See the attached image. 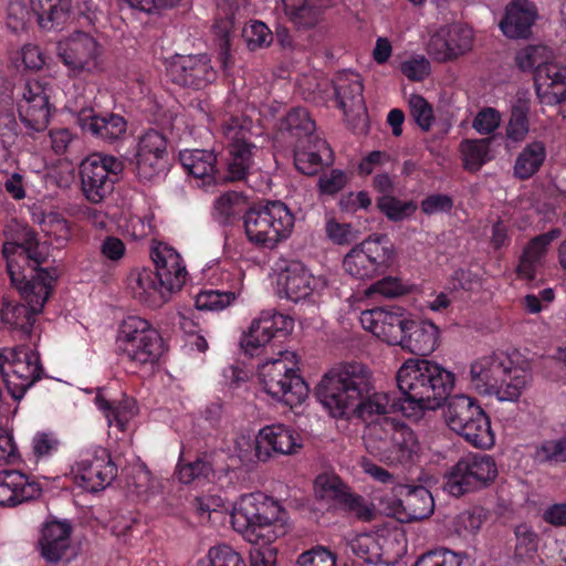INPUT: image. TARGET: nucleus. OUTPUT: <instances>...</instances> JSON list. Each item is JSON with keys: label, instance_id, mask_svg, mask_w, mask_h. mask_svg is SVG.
Masks as SVG:
<instances>
[{"label": "nucleus", "instance_id": "nucleus-27", "mask_svg": "<svg viewBox=\"0 0 566 566\" xmlns=\"http://www.w3.org/2000/svg\"><path fill=\"white\" fill-rule=\"evenodd\" d=\"M76 113V123L84 134L113 144L122 139L127 130L124 116L112 112L96 113L91 106L82 107Z\"/></svg>", "mask_w": 566, "mask_h": 566}, {"label": "nucleus", "instance_id": "nucleus-35", "mask_svg": "<svg viewBox=\"0 0 566 566\" xmlns=\"http://www.w3.org/2000/svg\"><path fill=\"white\" fill-rule=\"evenodd\" d=\"M336 106L349 114H360L366 111L364 99V86L359 74L350 71L338 72L333 81Z\"/></svg>", "mask_w": 566, "mask_h": 566}, {"label": "nucleus", "instance_id": "nucleus-56", "mask_svg": "<svg viewBox=\"0 0 566 566\" xmlns=\"http://www.w3.org/2000/svg\"><path fill=\"white\" fill-rule=\"evenodd\" d=\"M167 145L166 135L151 128L139 137L135 155L168 156Z\"/></svg>", "mask_w": 566, "mask_h": 566}, {"label": "nucleus", "instance_id": "nucleus-11", "mask_svg": "<svg viewBox=\"0 0 566 566\" xmlns=\"http://www.w3.org/2000/svg\"><path fill=\"white\" fill-rule=\"evenodd\" d=\"M39 27L62 30L69 23L88 28L99 23L103 11L93 0H29Z\"/></svg>", "mask_w": 566, "mask_h": 566}, {"label": "nucleus", "instance_id": "nucleus-26", "mask_svg": "<svg viewBox=\"0 0 566 566\" xmlns=\"http://www.w3.org/2000/svg\"><path fill=\"white\" fill-rule=\"evenodd\" d=\"M73 526L66 520L46 521L38 539L40 555L48 563H59L69 559L73 554Z\"/></svg>", "mask_w": 566, "mask_h": 566}, {"label": "nucleus", "instance_id": "nucleus-49", "mask_svg": "<svg viewBox=\"0 0 566 566\" xmlns=\"http://www.w3.org/2000/svg\"><path fill=\"white\" fill-rule=\"evenodd\" d=\"M530 106L524 101H517L511 108V115L506 125V138L518 143L525 139L530 132Z\"/></svg>", "mask_w": 566, "mask_h": 566}, {"label": "nucleus", "instance_id": "nucleus-5", "mask_svg": "<svg viewBox=\"0 0 566 566\" xmlns=\"http://www.w3.org/2000/svg\"><path fill=\"white\" fill-rule=\"evenodd\" d=\"M253 122L245 115L224 116L220 124L223 149L220 153L221 181L247 180L259 147L252 140Z\"/></svg>", "mask_w": 566, "mask_h": 566}, {"label": "nucleus", "instance_id": "nucleus-54", "mask_svg": "<svg viewBox=\"0 0 566 566\" xmlns=\"http://www.w3.org/2000/svg\"><path fill=\"white\" fill-rule=\"evenodd\" d=\"M315 495L326 502L345 500L346 485L334 474L324 473L316 478L314 483Z\"/></svg>", "mask_w": 566, "mask_h": 566}, {"label": "nucleus", "instance_id": "nucleus-16", "mask_svg": "<svg viewBox=\"0 0 566 566\" xmlns=\"http://www.w3.org/2000/svg\"><path fill=\"white\" fill-rule=\"evenodd\" d=\"M497 467L489 454L468 453L446 474L443 489L453 496L481 489L495 480Z\"/></svg>", "mask_w": 566, "mask_h": 566}, {"label": "nucleus", "instance_id": "nucleus-6", "mask_svg": "<svg viewBox=\"0 0 566 566\" xmlns=\"http://www.w3.org/2000/svg\"><path fill=\"white\" fill-rule=\"evenodd\" d=\"M363 438L367 452L387 465L410 463L420 452L416 433L391 418L366 426Z\"/></svg>", "mask_w": 566, "mask_h": 566}, {"label": "nucleus", "instance_id": "nucleus-41", "mask_svg": "<svg viewBox=\"0 0 566 566\" xmlns=\"http://www.w3.org/2000/svg\"><path fill=\"white\" fill-rule=\"evenodd\" d=\"M334 0H282L289 20L298 29H312L324 20Z\"/></svg>", "mask_w": 566, "mask_h": 566}, {"label": "nucleus", "instance_id": "nucleus-9", "mask_svg": "<svg viewBox=\"0 0 566 566\" xmlns=\"http://www.w3.org/2000/svg\"><path fill=\"white\" fill-rule=\"evenodd\" d=\"M302 448V434L281 422L262 427L253 441L245 436L235 441V450L241 460L255 459L260 462H268L274 457L297 454Z\"/></svg>", "mask_w": 566, "mask_h": 566}, {"label": "nucleus", "instance_id": "nucleus-39", "mask_svg": "<svg viewBox=\"0 0 566 566\" xmlns=\"http://www.w3.org/2000/svg\"><path fill=\"white\" fill-rule=\"evenodd\" d=\"M537 95L548 103L559 105V114L566 118V66L548 65L539 69L536 77Z\"/></svg>", "mask_w": 566, "mask_h": 566}, {"label": "nucleus", "instance_id": "nucleus-22", "mask_svg": "<svg viewBox=\"0 0 566 566\" xmlns=\"http://www.w3.org/2000/svg\"><path fill=\"white\" fill-rule=\"evenodd\" d=\"M472 28L457 22L443 25L430 38L428 53L438 62L457 60L472 50Z\"/></svg>", "mask_w": 566, "mask_h": 566}, {"label": "nucleus", "instance_id": "nucleus-25", "mask_svg": "<svg viewBox=\"0 0 566 566\" xmlns=\"http://www.w3.org/2000/svg\"><path fill=\"white\" fill-rule=\"evenodd\" d=\"M515 355L504 352L491 353L474 359L470 365L469 380L471 387L482 396H491L495 385L511 367Z\"/></svg>", "mask_w": 566, "mask_h": 566}, {"label": "nucleus", "instance_id": "nucleus-24", "mask_svg": "<svg viewBox=\"0 0 566 566\" xmlns=\"http://www.w3.org/2000/svg\"><path fill=\"white\" fill-rule=\"evenodd\" d=\"M17 109L21 122L35 132H42L50 122L51 105L45 87L39 81H29L18 93Z\"/></svg>", "mask_w": 566, "mask_h": 566}, {"label": "nucleus", "instance_id": "nucleus-13", "mask_svg": "<svg viewBox=\"0 0 566 566\" xmlns=\"http://www.w3.org/2000/svg\"><path fill=\"white\" fill-rule=\"evenodd\" d=\"M353 554L367 564L391 565L407 551L405 533L399 526H382L371 532L356 534L348 539Z\"/></svg>", "mask_w": 566, "mask_h": 566}, {"label": "nucleus", "instance_id": "nucleus-50", "mask_svg": "<svg viewBox=\"0 0 566 566\" xmlns=\"http://www.w3.org/2000/svg\"><path fill=\"white\" fill-rule=\"evenodd\" d=\"M545 52V48L530 45L525 49L520 50L515 56V63L517 67L523 71H533L534 73V84L536 85L537 73L541 67L548 65H557V66H566L565 63L559 61H544L543 53Z\"/></svg>", "mask_w": 566, "mask_h": 566}, {"label": "nucleus", "instance_id": "nucleus-14", "mask_svg": "<svg viewBox=\"0 0 566 566\" xmlns=\"http://www.w3.org/2000/svg\"><path fill=\"white\" fill-rule=\"evenodd\" d=\"M125 169L124 160L105 153H93L78 166L81 191L91 203H99L114 191Z\"/></svg>", "mask_w": 566, "mask_h": 566}, {"label": "nucleus", "instance_id": "nucleus-31", "mask_svg": "<svg viewBox=\"0 0 566 566\" xmlns=\"http://www.w3.org/2000/svg\"><path fill=\"white\" fill-rule=\"evenodd\" d=\"M150 259L165 291L172 298L182 290L188 279L184 258L178 250H151Z\"/></svg>", "mask_w": 566, "mask_h": 566}, {"label": "nucleus", "instance_id": "nucleus-12", "mask_svg": "<svg viewBox=\"0 0 566 566\" xmlns=\"http://www.w3.org/2000/svg\"><path fill=\"white\" fill-rule=\"evenodd\" d=\"M444 419L448 427L471 446L482 449L494 446L490 419L473 398L465 395L452 397L444 410Z\"/></svg>", "mask_w": 566, "mask_h": 566}, {"label": "nucleus", "instance_id": "nucleus-51", "mask_svg": "<svg viewBox=\"0 0 566 566\" xmlns=\"http://www.w3.org/2000/svg\"><path fill=\"white\" fill-rule=\"evenodd\" d=\"M238 295L233 291L203 290L196 295L195 305L199 311L218 312L233 304Z\"/></svg>", "mask_w": 566, "mask_h": 566}, {"label": "nucleus", "instance_id": "nucleus-1", "mask_svg": "<svg viewBox=\"0 0 566 566\" xmlns=\"http://www.w3.org/2000/svg\"><path fill=\"white\" fill-rule=\"evenodd\" d=\"M315 395L333 418L357 417L367 422L380 421L396 403L385 391L375 390L371 369L357 360L332 366L315 387Z\"/></svg>", "mask_w": 566, "mask_h": 566}, {"label": "nucleus", "instance_id": "nucleus-38", "mask_svg": "<svg viewBox=\"0 0 566 566\" xmlns=\"http://www.w3.org/2000/svg\"><path fill=\"white\" fill-rule=\"evenodd\" d=\"M532 379L530 364L515 355L511 361L510 371L501 377L491 396L496 397L500 401L515 402L531 385Z\"/></svg>", "mask_w": 566, "mask_h": 566}, {"label": "nucleus", "instance_id": "nucleus-7", "mask_svg": "<svg viewBox=\"0 0 566 566\" xmlns=\"http://www.w3.org/2000/svg\"><path fill=\"white\" fill-rule=\"evenodd\" d=\"M115 343L124 359L147 370L154 369L167 350L160 332L138 315H129L122 321Z\"/></svg>", "mask_w": 566, "mask_h": 566}, {"label": "nucleus", "instance_id": "nucleus-2", "mask_svg": "<svg viewBox=\"0 0 566 566\" xmlns=\"http://www.w3.org/2000/svg\"><path fill=\"white\" fill-rule=\"evenodd\" d=\"M396 380L401 394L395 405L397 411L418 421L444 403L454 388L455 376L436 361L409 358L397 370Z\"/></svg>", "mask_w": 566, "mask_h": 566}, {"label": "nucleus", "instance_id": "nucleus-63", "mask_svg": "<svg viewBox=\"0 0 566 566\" xmlns=\"http://www.w3.org/2000/svg\"><path fill=\"white\" fill-rule=\"evenodd\" d=\"M297 566H336V555L322 545L303 552L296 560Z\"/></svg>", "mask_w": 566, "mask_h": 566}, {"label": "nucleus", "instance_id": "nucleus-19", "mask_svg": "<svg viewBox=\"0 0 566 566\" xmlns=\"http://www.w3.org/2000/svg\"><path fill=\"white\" fill-rule=\"evenodd\" d=\"M56 51L57 56L70 71L92 73L99 67L103 46L91 34L76 31L59 41Z\"/></svg>", "mask_w": 566, "mask_h": 566}, {"label": "nucleus", "instance_id": "nucleus-21", "mask_svg": "<svg viewBox=\"0 0 566 566\" xmlns=\"http://www.w3.org/2000/svg\"><path fill=\"white\" fill-rule=\"evenodd\" d=\"M360 324L380 340L398 346L410 325V313L398 306L376 307L361 312Z\"/></svg>", "mask_w": 566, "mask_h": 566}, {"label": "nucleus", "instance_id": "nucleus-17", "mask_svg": "<svg viewBox=\"0 0 566 566\" xmlns=\"http://www.w3.org/2000/svg\"><path fill=\"white\" fill-rule=\"evenodd\" d=\"M272 271V280L277 294L293 302L319 295L327 285L325 277L313 275L298 261L281 259Z\"/></svg>", "mask_w": 566, "mask_h": 566}, {"label": "nucleus", "instance_id": "nucleus-36", "mask_svg": "<svg viewBox=\"0 0 566 566\" xmlns=\"http://www.w3.org/2000/svg\"><path fill=\"white\" fill-rule=\"evenodd\" d=\"M537 18L535 4L528 0H513L505 8L500 22L503 34L510 39H527Z\"/></svg>", "mask_w": 566, "mask_h": 566}, {"label": "nucleus", "instance_id": "nucleus-40", "mask_svg": "<svg viewBox=\"0 0 566 566\" xmlns=\"http://www.w3.org/2000/svg\"><path fill=\"white\" fill-rule=\"evenodd\" d=\"M343 266L352 276L367 279L389 266V255L386 250H349Z\"/></svg>", "mask_w": 566, "mask_h": 566}, {"label": "nucleus", "instance_id": "nucleus-58", "mask_svg": "<svg viewBox=\"0 0 566 566\" xmlns=\"http://www.w3.org/2000/svg\"><path fill=\"white\" fill-rule=\"evenodd\" d=\"M462 555L442 548L421 555L413 566H463Z\"/></svg>", "mask_w": 566, "mask_h": 566}, {"label": "nucleus", "instance_id": "nucleus-60", "mask_svg": "<svg viewBox=\"0 0 566 566\" xmlns=\"http://www.w3.org/2000/svg\"><path fill=\"white\" fill-rule=\"evenodd\" d=\"M485 518L486 512L481 507L462 512L457 516L455 531L463 536L475 534L481 528Z\"/></svg>", "mask_w": 566, "mask_h": 566}, {"label": "nucleus", "instance_id": "nucleus-28", "mask_svg": "<svg viewBox=\"0 0 566 566\" xmlns=\"http://www.w3.org/2000/svg\"><path fill=\"white\" fill-rule=\"evenodd\" d=\"M126 287L134 300L150 308L161 307L171 300L160 277L148 266L132 269L127 275Z\"/></svg>", "mask_w": 566, "mask_h": 566}, {"label": "nucleus", "instance_id": "nucleus-52", "mask_svg": "<svg viewBox=\"0 0 566 566\" xmlns=\"http://www.w3.org/2000/svg\"><path fill=\"white\" fill-rule=\"evenodd\" d=\"M233 25V18L228 15L217 18L212 24L213 41L218 45L219 56L224 69L228 67L231 57L230 48Z\"/></svg>", "mask_w": 566, "mask_h": 566}, {"label": "nucleus", "instance_id": "nucleus-47", "mask_svg": "<svg viewBox=\"0 0 566 566\" xmlns=\"http://www.w3.org/2000/svg\"><path fill=\"white\" fill-rule=\"evenodd\" d=\"M136 177L140 182H156L168 169V156L135 155Z\"/></svg>", "mask_w": 566, "mask_h": 566}, {"label": "nucleus", "instance_id": "nucleus-48", "mask_svg": "<svg viewBox=\"0 0 566 566\" xmlns=\"http://www.w3.org/2000/svg\"><path fill=\"white\" fill-rule=\"evenodd\" d=\"M514 559L517 563H528L534 559L538 548V535L527 524H520L515 528Z\"/></svg>", "mask_w": 566, "mask_h": 566}, {"label": "nucleus", "instance_id": "nucleus-32", "mask_svg": "<svg viewBox=\"0 0 566 566\" xmlns=\"http://www.w3.org/2000/svg\"><path fill=\"white\" fill-rule=\"evenodd\" d=\"M41 491L35 480L19 470L0 471V507H14L36 499Z\"/></svg>", "mask_w": 566, "mask_h": 566}, {"label": "nucleus", "instance_id": "nucleus-57", "mask_svg": "<svg viewBox=\"0 0 566 566\" xmlns=\"http://www.w3.org/2000/svg\"><path fill=\"white\" fill-rule=\"evenodd\" d=\"M198 566H244L239 553L227 544H220L211 547L207 558L201 560Z\"/></svg>", "mask_w": 566, "mask_h": 566}, {"label": "nucleus", "instance_id": "nucleus-4", "mask_svg": "<svg viewBox=\"0 0 566 566\" xmlns=\"http://www.w3.org/2000/svg\"><path fill=\"white\" fill-rule=\"evenodd\" d=\"M233 528L252 546H269L286 532L280 503L255 492L241 495L230 511Z\"/></svg>", "mask_w": 566, "mask_h": 566}, {"label": "nucleus", "instance_id": "nucleus-30", "mask_svg": "<svg viewBox=\"0 0 566 566\" xmlns=\"http://www.w3.org/2000/svg\"><path fill=\"white\" fill-rule=\"evenodd\" d=\"M95 406L107 419L111 428H116L120 432H128L132 428V421L138 413L136 400L132 397L120 394L115 397L112 392L105 389L97 391Z\"/></svg>", "mask_w": 566, "mask_h": 566}, {"label": "nucleus", "instance_id": "nucleus-62", "mask_svg": "<svg viewBox=\"0 0 566 566\" xmlns=\"http://www.w3.org/2000/svg\"><path fill=\"white\" fill-rule=\"evenodd\" d=\"M248 48L251 51L268 48L273 41V32L262 21H254L249 29L244 31Z\"/></svg>", "mask_w": 566, "mask_h": 566}, {"label": "nucleus", "instance_id": "nucleus-15", "mask_svg": "<svg viewBox=\"0 0 566 566\" xmlns=\"http://www.w3.org/2000/svg\"><path fill=\"white\" fill-rule=\"evenodd\" d=\"M0 371L8 391L19 400L41 378L43 368L35 350L19 346L0 349Z\"/></svg>", "mask_w": 566, "mask_h": 566}, {"label": "nucleus", "instance_id": "nucleus-34", "mask_svg": "<svg viewBox=\"0 0 566 566\" xmlns=\"http://www.w3.org/2000/svg\"><path fill=\"white\" fill-rule=\"evenodd\" d=\"M179 161L188 175L201 180L202 187L222 182L220 161L213 150L184 149L179 153Z\"/></svg>", "mask_w": 566, "mask_h": 566}, {"label": "nucleus", "instance_id": "nucleus-23", "mask_svg": "<svg viewBox=\"0 0 566 566\" xmlns=\"http://www.w3.org/2000/svg\"><path fill=\"white\" fill-rule=\"evenodd\" d=\"M216 76L217 72L207 54L179 55L167 67V77L182 87L201 90L212 83Z\"/></svg>", "mask_w": 566, "mask_h": 566}, {"label": "nucleus", "instance_id": "nucleus-10", "mask_svg": "<svg viewBox=\"0 0 566 566\" xmlns=\"http://www.w3.org/2000/svg\"><path fill=\"white\" fill-rule=\"evenodd\" d=\"M295 218L290 208L280 200L266 201L244 212L243 226L248 240L254 244L277 243L293 231Z\"/></svg>", "mask_w": 566, "mask_h": 566}, {"label": "nucleus", "instance_id": "nucleus-29", "mask_svg": "<svg viewBox=\"0 0 566 566\" xmlns=\"http://www.w3.org/2000/svg\"><path fill=\"white\" fill-rule=\"evenodd\" d=\"M398 499L391 506V513L402 522L422 520L433 513L434 502L431 493L423 486L398 485Z\"/></svg>", "mask_w": 566, "mask_h": 566}, {"label": "nucleus", "instance_id": "nucleus-45", "mask_svg": "<svg viewBox=\"0 0 566 566\" xmlns=\"http://www.w3.org/2000/svg\"><path fill=\"white\" fill-rule=\"evenodd\" d=\"M247 198L239 191H227L213 203L212 217L220 224H230L238 220L245 210Z\"/></svg>", "mask_w": 566, "mask_h": 566}, {"label": "nucleus", "instance_id": "nucleus-3", "mask_svg": "<svg viewBox=\"0 0 566 566\" xmlns=\"http://www.w3.org/2000/svg\"><path fill=\"white\" fill-rule=\"evenodd\" d=\"M11 282L33 314L53 295L61 271L51 265L48 250H2Z\"/></svg>", "mask_w": 566, "mask_h": 566}, {"label": "nucleus", "instance_id": "nucleus-44", "mask_svg": "<svg viewBox=\"0 0 566 566\" xmlns=\"http://www.w3.org/2000/svg\"><path fill=\"white\" fill-rule=\"evenodd\" d=\"M493 137L480 139H463L460 143L459 150L464 170L478 172L483 165L491 160L490 146Z\"/></svg>", "mask_w": 566, "mask_h": 566}, {"label": "nucleus", "instance_id": "nucleus-61", "mask_svg": "<svg viewBox=\"0 0 566 566\" xmlns=\"http://www.w3.org/2000/svg\"><path fill=\"white\" fill-rule=\"evenodd\" d=\"M410 114L417 125L424 132L431 128L433 122V111L428 101L418 94L411 95L409 99Z\"/></svg>", "mask_w": 566, "mask_h": 566}, {"label": "nucleus", "instance_id": "nucleus-18", "mask_svg": "<svg viewBox=\"0 0 566 566\" xmlns=\"http://www.w3.org/2000/svg\"><path fill=\"white\" fill-rule=\"evenodd\" d=\"M294 329V319L274 310H266L252 319L242 334L240 345L249 356H255L277 336H286Z\"/></svg>", "mask_w": 566, "mask_h": 566}, {"label": "nucleus", "instance_id": "nucleus-53", "mask_svg": "<svg viewBox=\"0 0 566 566\" xmlns=\"http://www.w3.org/2000/svg\"><path fill=\"white\" fill-rule=\"evenodd\" d=\"M377 207L394 222H399L411 217L418 208L413 200L401 201L394 196H381L377 200Z\"/></svg>", "mask_w": 566, "mask_h": 566}, {"label": "nucleus", "instance_id": "nucleus-64", "mask_svg": "<svg viewBox=\"0 0 566 566\" xmlns=\"http://www.w3.org/2000/svg\"><path fill=\"white\" fill-rule=\"evenodd\" d=\"M401 73L412 82H421L431 73V65L424 55H415L401 62Z\"/></svg>", "mask_w": 566, "mask_h": 566}, {"label": "nucleus", "instance_id": "nucleus-55", "mask_svg": "<svg viewBox=\"0 0 566 566\" xmlns=\"http://www.w3.org/2000/svg\"><path fill=\"white\" fill-rule=\"evenodd\" d=\"M534 460L538 463L558 464L566 462V438L545 440L534 451Z\"/></svg>", "mask_w": 566, "mask_h": 566}, {"label": "nucleus", "instance_id": "nucleus-20", "mask_svg": "<svg viewBox=\"0 0 566 566\" xmlns=\"http://www.w3.org/2000/svg\"><path fill=\"white\" fill-rule=\"evenodd\" d=\"M73 482L86 492L104 490L116 476V467L108 451L97 448L72 467Z\"/></svg>", "mask_w": 566, "mask_h": 566}, {"label": "nucleus", "instance_id": "nucleus-33", "mask_svg": "<svg viewBox=\"0 0 566 566\" xmlns=\"http://www.w3.org/2000/svg\"><path fill=\"white\" fill-rule=\"evenodd\" d=\"M294 166L303 175L315 176L333 164V150L325 139L315 136L293 146Z\"/></svg>", "mask_w": 566, "mask_h": 566}, {"label": "nucleus", "instance_id": "nucleus-8", "mask_svg": "<svg viewBox=\"0 0 566 566\" xmlns=\"http://www.w3.org/2000/svg\"><path fill=\"white\" fill-rule=\"evenodd\" d=\"M297 365V355L290 350L261 364L258 378L262 391L290 407L301 405L308 396V387L298 375Z\"/></svg>", "mask_w": 566, "mask_h": 566}, {"label": "nucleus", "instance_id": "nucleus-59", "mask_svg": "<svg viewBox=\"0 0 566 566\" xmlns=\"http://www.w3.org/2000/svg\"><path fill=\"white\" fill-rule=\"evenodd\" d=\"M211 472V467L206 461L197 459L193 462L179 463L177 478L181 483L190 484L208 479Z\"/></svg>", "mask_w": 566, "mask_h": 566}, {"label": "nucleus", "instance_id": "nucleus-46", "mask_svg": "<svg viewBox=\"0 0 566 566\" xmlns=\"http://www.w3.org/2000/svg\"><path fill=\"white\" fill-rule=\"evenodd\" d=\"M35 315L36 314H33L28 306L6 302L1 310V322L10 329L30 335L35 322Z\"/></svg>", "mask_w": 566, "mask_h": 566}, {"label": "nucleus", "instance_id": "nucleus-43", "mask_svg": "<svg viewBox=\"0 0 566 566\" xmlns=\"http://www.w3.org/2000/svg\"><path fill=\"white\" fill-rule=\"evenodd\" d=\"M546 156V146L543 142L528 143L516 157L514 176L520 180L530 179L541 169Z\"/></svg>", "mask_w": 566, "mask_h": 566}, {"label": "nucleus", "instance_id": "nucleus-42", "mask_svg": "<svg viewBox=\"0 0 566 566\" xmlns=\"http://www.w3.org/2000/svg\"><path fill=\"white\" fill-rule=\"evenodd\" d=\"M315 122L304 107H293L280 122L279 137L289 146L317 136Z\"/></svg>", "mask_w": 566, "mask_h": 566}, {"label": "nucleus", "instance_id": "nucleus-37", "mask_svg": "<svg viewBox=\"0 0 566 566\" xmlns=\"http://www.w3.org/2000/svg\"><path fill=\"white\" fill-rule=\"evenodd\" d=\"M440 343V329L429 319L416 321L410 314V325L402 333L399 345L416 355L427 356L432 354Z\"/></svg>", "mask_w": 566, "mask_h": 566}]
</instances>
